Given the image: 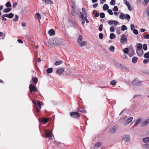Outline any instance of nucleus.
Returning <instances> with one entry per match:
<instances>
[{"label": "nucleus", "instance_id": "obj_1", "mask_svg": "<svg viewBox=\"0 0 149 149\" xmlns=\"http://www.w3.org/2000/svg\"><path fill=\"white\" fill-rule=\"evenodd\" d=\"M45 137L46 138H49L50 140L52 139V137H54L53 135L51 132H50L49 130H46L45 132Z\"/></svg>", "mask_w": 149, "mask_h": 149}, {"label": "nucleus", "instance_id": "obj_2", "mask_svg": "<svg viewBox=\"0 0 149 149\" xmlns=\"http://www.w3.org/2000/svg\"><path fill=\"white\" fill-rule=\"evenodd\" d=\"M52 41H53V44L54 45H60L62 44V40L59 38H55Z\"/></svg>", "mask_w": 149, "mask_h": 149}, {"label": "nucleus", "instance_id": "obj_3", "mask_svg": "<svg viewBox=\"0 0 149 149\" xmlns=\"http://www.w3.org/2000/svg\"><path fill=\"white\" fill-rule=\"evenodd\" d=\"M29 88L31 93L32 92L37 91V89L36 86L35 85H32L31 84L29 85Z\"/></svg>", "mask_w": 149, "mask_h": 149}, {"label": "nucleus", "instance_id": "obj_4", "mask_svg": "<svg viewBox=\"0 0 149 149\" xmlns=\"http://www.w3.org/2000/svg\"><path fill=\"white\" fill-rule=\"evenodd\" d=\"M71 116L74 118H77L80 116V114L77 112H72L70 113Z\"/></svg>", "mask_w": 149, "mask_h": 149}, {"label": "nucleus", "instance_id": "obj_5", "mask_svg": "<svg viewBox=\"0 0 149 149\" xmlns=\"http://www.w3.org/2000/svg\"><path fill=\"white\" fill-rule=\"evenodd\" d=\"M36 110L38 112L40 111L41 108V104L39 101H38L37 104L35 106Z\"/></svg>", "mask_w": 149, "mask_h": 149}, {"label": "nucleus", "instance_id": "obj_6", "mask_svg": "<svg viewBox=\"0 0 149 149\" xmlns=\"http://www.w3.org/2000/svg\"><path fill=\"white\" fill-rule=\"evenodd\" d=\"M127 40V37L125 35H122L121 36L120 42L122 43L126 42Z\"/></svg>", "mask_w": 149, "mask_h": 149}, {"label": "nucleus", "instance_id": "obj_7", "mask_svg": "<svg viewBox=\"0 0 149 149\" xmlns=\"http://www.w3.org/2000/svg\"><path fill=\"white\" fill-rule=\"evenodd\" d=\"M140 81H139L138 79H136L132 81L131 84L133 85H138L140 84Z\"/></svg>", "mask_w": 149, "mask_h": 149}, {"label": "nucleus", "instance_id": "obj_8", "mask_svg": "<svg viewBox=\"0 0 149 149\" xmlns=\"http://www.w3.org/2000/svg\"><path fill=\"white\" fill-rule=\"evenodd\" d=\"M110 25H112L114 24L116 25L118 24L116 20H110L107 22Z\"/></svg>", "mask_w": 149, "mask_h": 149}, {"label": "nucleus", "instance_id": "obj_9", "mask_svg": "<svg viewBox=\"0 0 149 149\" xmlns=\"http://www.w3.org/2000/svg\"><path fill=\"white\" fill-rule=\"evenodd\" d=\"M64 71V69L63 68H60L56 71V73L61 75Z\"/></svg>", "mask_w": 149, "mask_h": 149}, {"label": "nucleus", "instance_id": "obj_10", "mask_svg": "<svg viewBox=\"0 0 149 149\" xmlns=\"http://www.w3.org/2000/svg\"><path fill=\"white\" fill-rule=\"evenodd\" d=\"M118 127L116 125L114 126L111 129L109 132L111 133H113L115 132L116 130L117 129Z\"/></svg>", "mask_w": 149, "mask_h": 149}, {"label": "nucleus", "instance_id": "obj_11", "mask_svg": "<svg viewBox=\"0 0 149 149\" xmlns=\"http://www.w3.org/2000/svg\"><path fill=\"white\" fill-rule=\"evenodd\" d=\"M133 119V117H130L127 118V120H126L125 122V123L126 125H128L129 123L131 122Z\"/></svg>", "mask_w": 149, "mask_h": 149}, {"label": "nucleus", "instance_id": "obj_12", "mask_svg": "<svg viewBox=\"0 0 149 149\" xmlns=\"http://www.w3.org/2000/svg\"><path fill=\"white\" fill-rule=\"evenodd\" d=\"M123 140L126 141H128L130 140V137L128 135H124L123 136Z\"/></svg>", "mask_w": 149, "mask_h": 149}, {"label": "nucleus", "instance_id": "obj_13", "mask_svg": "<svg viewBox=\"0 0 149 149\" xmlns=\"http://www.w3.org/2000/svg\"><path fill=\"white\" fill-rule=\"evenodd\" d=\"M136 52L138 56H141L143 54V49L140 50H136Z\"/></svg>", "mask_w": 149, "mask_h": 149}, {"label": "nucleus", "instance_id": "obj_14", "mask_svg": "<svg viewBox=\"0 0 149 149\" xmlns=\"http://www.w3.org/2000/svg\"><path fill=\"white\" fill-rule=\"evenodd\" d=\"M149 123V119L147 118L145 121L143 122L141 124V126H144L148 124Z\"/></svg>", "mask_w": 149, "mask_h": 149}, {"label": "nucleus", "instance_id": "obj_15", "mask_svg": "<svg viewBox=\"0 0 149 149\" xmlns=\"http://www.w3.org/2000/svg\"><path fill=\"white\" fill-rule=\"evenodd\" d=\"M48 118H42L40 120V122L42 123L45 124L48 121Z\"/></svg>", "mask_w": 149, "mask_h": 149}, {"label": "nucleus", "instance_id": "obj_16", "mask_svg": "<svg viewBox=\"0 0 149 149\" xmlns=\"http://www.w3.org/2000/svg\"><path fill=\"white\" fill-rule=\"evenodd\" d=\"M77 112H80L86 113V112L84 109L82 108H78L77 111Z\"/></svg>", "mask_w": 149, "mask_h": 149}, {"label": "nucleus", "instance_id": "obj_17", "mask_svg": "<svg viewBox=\"0 0 149 149\" xmlns=\"http://www.w3.org/2000/svg\"><path fill=\"white\" fill-rule=\"evenodd\" d=\"M102 142H99L96 143L93 147L94 149H96L100 146L102 144Z\"/></svg>", "mask_w": 149, "mask_h": 149}, {"label": "nucleus", "instance_id": "obj_18", "mask_svg": "<svg viewBox=\"0 0 149 149\" xmlns=\"http://www.w3.org/2000/svg\"><path fill=\"white\" fill-rule=\"evenodd\" d=\"M79 15L81 19V20H85V19H86V16H84V14L83 13L81 12L80 13Z\"/></svg>", "mask_w": 149, "mask_h": 149}, {"label": "nucleus", "instance_id": "obj_19", "mask_svg": "<svg viewBox=\"0 0 149 149\" xmlns=\"http://www.w3.org/2000/svg\"><path fill=\"white\" fill-rule=\"evenodd\" d=\"M142 118H140L136 120L135 123V125H137L141 122Z\"/></svg>", "mask_w": 149, "mask_h": 149}, {"label": "nucleus", "instance_id": "obj_20", "mask_svg": "<svg viewBox=\"0 0 149 149\" xmlns=\"http://www.w3.org/2000/svg\"><path fill=\"white\" fill-rule=\"evenodd\" d=\"M48 33L50 36H52L54 35L55 31L53 29H51L49 31Z\"/></svg>", "mask_w": 149, "mask_h": 149}, {"label": "nucleus", "instance_id": "obj_21", "mask_svg": "<svg viewBox=\"0 0 149 149\" xmlns=\"http://www.w3.org/2000/svg\"><path fill=\"white\" fill-rule=\"evenodd\" d=\"M32 81H33V82L34 83L35 85H36L38 82V79L36 77H35L32 78Z\"/></svg>", "mask_w": 149, "mask_h": 149}, {"label": "nucleus", "instance_id": "obj_22", "mask_svg": "<svg viewBox=\"0 0 149 149\" xmlns=\"http://www.w3.org/2000/svg\"><path fill=\"white\" fill-rule=\"evenodd\" d=\"M82 40V37L81 35L79 36L77 38V41L78 43L81 42Z\"/></svg>", "mask_w": 149, "mask_h": 149}, {"label": "nucleus", "instance_id": "obj_23", "mask_svg": "<svg viewBox=\"0 0 149 149\" xmlns=\"http://www.w3.org/2000/svg\"><path fill=\"white\" fill-rule=\"evenodd\" d=\"M138 58L137 57H133L132 60V62L134 63H136L137 61Z\"/></svg>", "mask_w": 149, "mask_h": 149}, {"label": "nucleus", "instance_id": "obj_24", "mask_svg": "<svg viewBox=\"0 0 149 149\" xmlns=\"http://www.w3.org/2000/svg\"><path fill=\"white\" fill-rule=\"evenodd\" d=\"M143 141L145 143H148L149 142V136L143 139Z\"/></svg>", "mask_w": 149, "mask_h": 149}, {"label": "nucleus", "instance_id": "obj_25", "mask_svg": "<svg viewBox=\"0 0 149 149\" xmlns=\"http://www.w3.org/2000/svg\"><path fill=\"white\" fill-rule=\"evenodd\" d=\"M45 3L46 4H53V2L51 0H44Z\"/></svg>", "mask_w": 149, "mask_h": 149}, {"label": "nucleus", "instance_id": "obj_26", "mask_svg": "<svg viewBox=\"0 0 149 149\" xmlns=\"http://www.w3.org/2000/svg\"><path fill=\"white\" fill-rule=\"evenodd\" d=\"M86 43V41H84L82 42L79 43V46L81 47H83L85 45Z\"/></svg>", "mask_w": 149, "mask_h": 149}, {"label": "nucleus", "instance_id": "obj_27", "mask_svg": "<svg viewBox=\"0 0 149 149\" xmlns=\"http://www.w3.org/2000/svg\"><path fill=\"white\" fill-rule=\"evenodd\" d=\"M103 10H108V9L109 6H108V5L107 4H105L103 6Z\"/></svg>", "mask_w": 149, "mask_h": 149}, {"label": "nucleus", "instance_id": "obj_28", "mask_svg": "<svg viewBox=\"0 0 149 149\" xmlns=\"http://www.w3.org/2000/svg\"><path fill=\"white\" fill-rule=\"evenodd\" d=\"M11 10V9L10 8H9L4 9L3 11L4 13H7L10 11Z\"/></svg>", "mask_w": 149, "mask_h": 149}, {"label": "nucleus", "instance_id": "obj_29", "mask_svg": "<svg viewBox=\"0 0 149 149\" xmlns=\"http://www.w3.org/2000/svg\"><path fill=\"white\" fill-rule=\"evenodd\" d=\"M142 46L141 44H139L136 47V50H140L142 49Z\"/></svg>", "mask_w": 149, "mask_h": 149}, {"label": "nucleus", "instance_id": "obj_30", "mask_svg": "<svg viewBox=\"0 0 149 149\" xmlns=\"http://www.w3.org/2000/svg\"><path fill=\"white\" fill-rule=\"evenodd\" d=\"M110 38L111 39H113L116 38L115 35L113 33H111L110 35Z\"/></svg>", "mask_w": 149, "mask_h": 149}, {"label": "nucleus", "instance_id": "obj_31", "mask_svg": "<svg viewBox=\"0 0 149 149\" xmlns=\"http://www.w3.org/2000/svg\"><path fill=\"white\" fill-rule=\"evenodd\" d=\"M5 37V34H3L2 32L0 31V37H1V39H3Z\"/></svg>", "mask_w": 149, "mask_h": 149}, {"label": "nucleus", "instance_id": "obj_32", "mask_svg": "<svg viewBox=\"0 0 149 149\" xmlns=\"http://www.w3.org/2000/svg\"><path fill=\"white\" fill-rule=\"evenodd\" d=\"M121 15L119 16V18L122 19H123L125 18V15L124 14L122 13H120Z\"/></svg>", "mask_w": 149, "mask_h": 149}, {"label": "nucleus", "instance_id": "obj_33", "mask_svg": "<svg viewBox=\"0 0 149 149\" xmlns=\"http://www.w3.org/2000/svg\"><path fill=\"white\" fill-rule=\"evenodd\" d=\"M35 16L36 18L39 19H41V16L38 13H36L35 14Z\"/></svg>", "mask_w": 149, "mask_h": 149}, {"label": "nucleus", "instance_id": "obj_34", "mask_svg": "<svg viewBox=\"0 0 149 149\" xmlns=\"http://www.w3.org/2000/svg\"><path fill=\"white\" fill-rule=\"evenodd\" d=\"M63 62V61L62 60L57 61L55 63V64L56 65H58L61 64V63H62Z\"/></svg>", "mask_w": 149, "mask_h": 149}, {"label": "nucleus", "instance_id": "obj_35", "mask_svg": "<svg viewBox=\"0 0 149 149\" xmlns=\"http://www.w3.org/2000/svg\"><path fill=\"white\" fill-rule=\"evenodd\" d=\"M115 49V47L114 46H111V47L109 48V50L111 52H114V50Z\"/></svg>", "mask_w": 149, "mask_h": 149}, {"label": "nucleus", "instance_id": "obj_36", "mask_svg": "<svg viewBox=\"0 0 149 149\" xmlns=\"http://www.w3.org/2000/svg\"><path fill=\"white\" fill-rule=\"evenodd\" d=\"M71 13L72 15L73 16H75L77 14V13L76 12L75 9H72Z\"/></svg>", "mask_w": 149, "mask_h": 149}, {"label": "nucleus", "instance_id": "obj_37", "mask_svg": "<svg viewBox=\"0 0 149 149\" xmlns=\"http://www.w3.org/2000/svg\"><path fill=\"white\" fill-rule=\"evenodd\" d=\"M6 6L7 8H10L11 7V5L10 1L8 2L6 4Z\"/></svg>", "mask_w": 149, "mask_h": 149}, {"label": "nucleus", "instance_id": "obj_38", "mask_svg": "<svg viewBox=\"0 0 149 149\" xmlns=\"http://www.w3.org/2000/svg\"><path fill=\"white\" fill-rule=\"evenodd\" d=\"M53 70V69L52 68H48L47 69V73L49 74V73H52V72Z\"/></svg>", "mask_w": 149, "mask_h": 149}, {"label": "nucleus", "instance_id": "obj_39", "mask_svg": "<svg viewBox=\"0 0 149 149\" xmlns=\"http://www.w3.org/2000/svg\"><path fill=\"white\" fill-rule=\"evenodd\" d=\"M124 18L127 19L128 20H129L130 19V15L128 14H126L125 15Z\"/></svg>", "mask_w": 149, "mask_h": 149}, {"label": "nucleus", "instance_id": "obj_40", "mask_svg": "<svg viewBox=\"0 0 149 149\" xmlns=\"http://www.w3.org/2000/svg\"><path fill=\"white\" fill-rule=\"evenodd\" d=\"M123 52L125 54H127L128 53L129 49L128 48H126L123 50Z\"/></svg>", "mask_w": 149, "mask_h": 149}, {"label": "nucleus", "instance_id": "obj_41", "mask_svg": "<svg viewBox=\"0 0 149 149\" xmlns=\"http://www.w3.org/2000/svg\"><path fill=\"white\" fill-rule=\"evenodd\" d=\"M127 28L126 26L125 25H123L121 26V30L122 31H124L125 30H127Z\"/></svg>", "mask_w": 149, "mask_h": 149}, {"label": "nucleus", "instance_id": "obj_42", "mask_svg": "<svg viewBox=\"0 0 149 149\" xmlns=\"http://www.w3.org/2000/svg\"><path fill=\"white\" fill-rule=\"evenodd\" d=\"M144 57L145 58H149V51L147 53H146L144 55Z\"/></svg>", "mask_w": 149, "mask_h": 149}, {"label": "nucleus", "instance_id": "obj_43", "mask_svg": "<svg viewBox=\"0 0 149 149\" xmlns=\"http://www.w3.org/2000/svg\"><path fill=\"white\" fill-rule=\"evenodd\" d=\"M143 48L144 50H146L147 49V47L146 44H144L143 45Z\"/></svg>", "mask_w": 149, "mask_h": 149}, {"label": "nucleus", "instance_id": "obj_44", "mask_svg": "<svg viewBox=\"0 0 149 149\" xmlns=\"http://www.w3.org/2000/svg\"><path fill=\"white\" fill-rule=\"evenodd\" d=\"M134 55V52L133 51H132L131 52H130L128 53V55L130 57H132Z\"/></svg>", "mask_w": 149, "mask_h": 149}, {"label": "nucleus", "instance_id": "obj_45", "mask_svg": "<svg viewBox=\"0 0 149 149\" xmlns=\"http://www.w3.org/2000/svg\"><path fill=\"white\" fill-rule=\"evenodd\" d=\"M116 65L118 68H121L122 67V65L121 64L118 63L116 64Z\"/></svg>", "mask_w": 149, "mask_h": 149}, {"label": "nucleus", "instance_id": "obj_46", "mask_svg": "<svg viewBox=\"0 0 149 149\" xmlns=\"http://www.w3.org/2000/svg\"><path fill=\"white\" fill-rule=\"evenodd\" d=\"M112 10L113 11H118V8L117 6H115L113 8Z\"/></svg>", "mask_w": 149, "mask_h": 149}, {"label": "nucleus", "instance_id": "obj_47", "mask_svg": "<svg viewBox=\"0 0 149 149\" xmlns=\"http://www.w3.org/2000/svg\"><path fill=\"white\" fill-rule=\"evenodd\" d=\"M107 11L109 15H113V13L111 9H108L107 10Z\"/></svg>", "mask_w": 149, "mask_h": 149}, {"label": "nucleus", "instance_id": "obj_48", "mask_svg": "<svg viewBox=\"0 0 149 149\" xmlns=\"http://www.w3.org/2000/svg\"><path fill=\"white\" fill-rule=\"evenodd\" d=\"M110 4L111 5H114L115 4V0H111L110 2Z\"/></svg>", "mask_w": 149, "mask_h": 149}, {"label": "nucleus", "instance_id": "obj_49", "mask_svg": "<svg viewBox=\"0 0 149 149\" xmlns=\"http://www.w3.org/2000/svg\"><path fill=\"white\" fill-rule=\"evenodd\" d=\"M110 31L111 32H113L115 31L114 28L113 26L111 27L110 28Z\"/></svg>", "mask_w": 149, "mask_h": 149}, {"label": "nucleus", "instance_id": "obj_50", "mask_svg": "<svg viewBox=\"0 0 149 149\" xmlns=\"http://www.w3.org/2000/svg\"><path fill=\"white\" fill-rule=\"evenodd\" d=\"M18 16L17 15H16L15 18L13 19V21L14 22H17L18 21Z\"/></svg>", "mask_w": 149, "mask_h": 149}, {"label": "nucleus", "instance_id": "obj_51", "mask_svg": "<svg viewBox=\"0 0 149 149\" xmlns=\"http://www.w3.org/2000/svg\"><path fill=\"white\" fill-rule=\"evenodd\" d=\"M103 25L102 24H101L99 27L98 29L100 31H101L102 30Z\"/></svg>", "mask_w": 149, "mask_h": 149}, {"label": "nucleus", "instance_id": "obj_52", "mask_svg": "<svg viewBox=\"0 0 149 149\" xmlns=\"http://www.w3.org/2000/svg\"><path fill=\"white\" fill-rule=\"evenodd\" d=\"M133 33L135 35H137L138 33V31L136 29H134L133 30Z\"/></svg>", "mask_w": 149, "mask_h": 149}, {"label": "nucleus", "instance_id": "obj_53", "mask_svg": "<svg viewBox=\"0 0 149 149\" xmlns=\"http://www.w3.org/2000/svg\"><path fill=\"white\" fill-rule=\"evenodd\" d=\"M116 82L115 80H112V81H111L110 83L112 85H114L116 84Z\"/></svg>", "mask_w": 149, "mask_h": 149}, {"label": "nucleus", "instance_id": "obj_54", "mask_svg": "<svg viewBox=\"0 0 149 149\" xmlns=\"http://www.w3.org/2000/svg\"><path fill=\"white\" fill-rule=\"evenodd\" d=\"M14 14L12 13H10L9 14H8V17L9 18H12Z\"/></svg>", "mask_w": 149, "mask_h": 149}, {"label": "nucleus", "instance_id": "obj_55", "mask_svg": "<svg viewBox=\"0 0 149 149\" xmlns=\"http://www.w3.org/2000/svg\"><path fill=\"white\" fill-rule=\"evenodd\" d=\"M100 17L102 18H103L105 17V14L104 13H102L100 15Z\"/></svg>", "mask_w": 149, "mask_h": 149}, {"label": "nucleus", "instance_id": "obj_56", "mask_svg": "<svg viewBox=\"0 0 149 149\" xmlns=\"http://www.w3.org/2000/svg\"><path fill=\"white\" fill-rule=\"evenodd\" d=\"M99 37L100 39H102L103 38V34L101 33H100L99 34Z\"/></svg>", "mask_w": 149, "mask_h": 149}, {"label": "nucleus", "instance_id": "obj_57", "mask_svg": "<svg viewBox=\"0 0 149 149\" xmlns=\"http://www.w3.org/2000/svg\"><path fill=\"white\" fill-rule=\"evenodd\" d=\"M149 0H144L143 3L145 6L148 3Z\"/></svg>", "mask_w": 149, "mask_h": 149}, {"label": "nucleus", "instance_id": "obj_58", "mask_svg": "<svg viewBox=\"0 0 149 149\" xmlns=\"http://www.w3.org/2000/svg\"><path fill=\"white\" fill-rule=\"evenodd\" d=\"M124 3H125V4L127 6L129 4H130V3L129 2L127 1L126 0H123Z\"/></svg>", "mask_w": 149, "mask_h": 149}, {"label": "nucleus", "instance_id": "obj_59", "mask_svg": "<svg viewBox=\"0 0 149 149\" xmlns=\"http://www.w3.org/2000/svg\"><path fill=\"white\" fill-rule=\"evenodd\" d=\"M148 61L149 59H144L143 61V63H148Z\"/></svg>", "mask_w": 149, "mask_h": 149}, {"label": "nucleus", "instance_id": "obj_60", "mask_svg": "<svg viewBox=\"0 0 149 149\" xmlns=\"http://www.w3.org/2000/svg\"><path fill=\"white\" fill-rule=\"evenodd\" d=\"M135 27V26H134L133 24H132L131 25V29L132 30H133L134 29V28Z\"/></svg>", "mask_w": 149, "mask_h": 149}, {"label": "nucleus", "instance_id": "obj_61", "mask_svg": "<svg viewBox=\"0 0 149 149\" xmlns=\"http://www.w3.org/2000/svg\"><path fill=\"white\" fill-rule=\"evenodd\" d=\"M17 5V2H14L13 5V8H15L16 7V6Z\"/></svg>", "mask_w": 149, "mask_h": 149}, {"label": "nucleus", "instance_id": "obj_62", "mask_svg": "<svg viewBox=\"0 0 149 149\" xmlns=\"http://www.w3.org/2000/svg\"><path fill=\"white\" fill-rule=\"evenodd\" d=\"M127 6L128 8L129 9V10H131L132 9V8L130 4H129Z\"/></svg>", "mask_w": 149, "mask_h": 149}, {"label": "nucleus", "instance_id": "obj_63", "mask_svg": "<svg viewBox=\"0 0 149 149\" xmlns=\"http://www.w3.org/2000/svg\"><path fill=\"white\" fill-rule=\"evenodd\" d=\"M95 16V17H98L99 15V13H96L94 14Z\"/></svg>", "mask_w": 149, "mask_h": 149}, {"label": "nucleus", "instance_id": "obj_64", "mask_svg": "<svg viewBox=\"0 0 149 149\" xmlns=\"http://www.w3.org/2000/svg\"><path fill=\"white\" fill-rule=\"evenodd\" d=\"M82 11L84 13V14H86V11H85V8H82Z\"/></svg>", "mask_w": 149, "mask_h": 149}]
</instances>
